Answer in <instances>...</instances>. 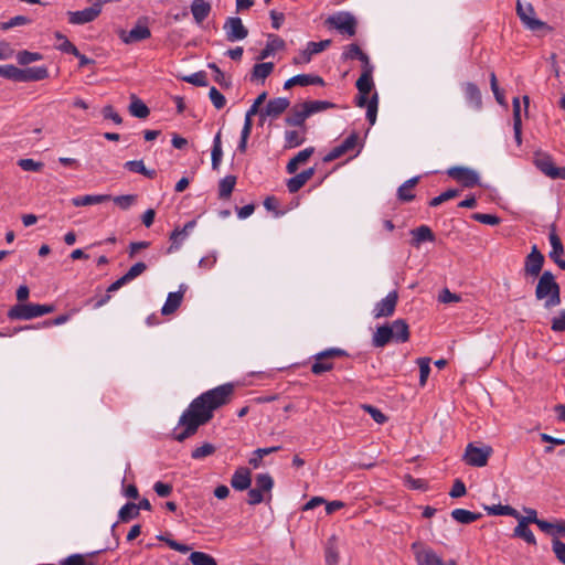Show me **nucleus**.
Wrapping results in <instances>:
<instances>
[{
    "label": "nucleus",
    "mask_w": 565,
    "mask_h": 565,
    "mask_svg": "<svg viewBox=\"0 0 565 565\" xmlns=\"http://www.w3.org/2000/svg\"><path fill=\"white\" fill-rule=\"evenodd\" d=\"M310 117L305 103L294 106L285 121L289 126H303L306 119Z\"/></svg>",
    "instance_id": "nucleus-20"
},
{
    "label": "nucleus",
    "mask_w": 565,
    "mask_h": 565,
    "mask_svg": "<svg viewBox=\"0 0 565 565\" xmlns=\"http://www.w3.org/2000/svg\"><path fill=\"white\" fill-rule=\"evenodd\" d=\"M359 146V134L351 132L340 145L333 147L323 158L324 162H331L345 153L353 151Z\"/></svg>",
    "instance_id": "nucleus-10"
},
{
    "label": "nucleus",
    "mask_w": 565,
    "mask_h": 565,
    "mask_svg": "<svg viewBox=\"0 0 565 565\" xmlns=\"http://www.w3.org/2000/svg\"><path fill=\"white\" fill-rule=\"evenodd\" d=\"M550 243L552 246V250L550 252V258L555 262L558 266V262H564L561 256L564 254V246L561 242L558 235L553 231L550 233Z\"/></svg>",
    "instance_id": "nucleus-32"
},
{
    "label": "nucleus",
    "mask_w": 565,
    "mask_h": 565,
    "mask_svg": "<svg viewBox=\"0 0 565 565\" xmlns=\"http://www.w3.org/2000/svg\"><path fill=\"white\" fill-rule=\"evenodd\" d=\"M29 23H31V20L28 17L15 15V17L11 18L9 21L0 22V29L6 31V30L12 29L14 26L25 25Z\"/></svg>",
    "instance_id": "nucleus-55"
},
{
    "label": "nucleus",
    "mask_w": 565,
    "mask_h": 565,
    "mask_svg": "<svg viewBox=\"0 0 565 565\" xmlns=\"http://www.w3.org/2000/svg\"><path fill=\"white\" fill-rule=\"evenodd\" d=\"M447 174L466 188H473L479 183L478 173L467 167H451L447 170Z\"/></svg>",
    "instance_id": "nucleus-12"
},
{
    "label": "nucleus",
    "mask_w": 565,
    "mask_h": 565,
    "mask_svg": "<svg viewBox=\"0 0 565 565\" xmlns=\"http://www.w3.org/2000/svg\"><path fill=\"white\" fill-rule=\"evenodd\" d=\"M397 301H398L397 291L393 290V291L388 292L384 299L380 300L375 305V307L373 309V317L375 319H380V318H387V317L393 316V313L395 312Z\"/></svg>",
    "instance_id": "nucleus-13"
},
{
    "label": "nucleus",
    "mask_w": 565,
    "mask_h": 565,
    "mask_svg": "<svg viewBox=\"0 0 565 565\" xmlns=\"http://www.w3.org/2000/svg\"><path fill=\"white\" fill-rule=\"evenodd\" d=\"M111 200L116 205H118L121 210H128L137 200V195L135 194H126L119 196H111Z\"/></svg>",
    "instance_id": "nucleus-58"
},
{
    "label": "nucleus",
    "mask_w": 565,
    "mask_h": 565,
    "mask_svg": "<svg viewBox=\"0 0 565 565\" xmlns=\"http://www.w3.org/2000/svg\"><path fill=\"white\" fill-rule=\"evenodd\" d=\"M215 450L216 449H215L214 445H212L210 443H205L202 446L196 447L192 451L191 457L195 460H200V459H203L205 457L213 455L215 452Z\"/></svg>",
    "instance_id": "nucleus-52"
},
{
    "label": "nucleus",
    "mask_w": 565,
    "mask_h": 565,
    "mask_svg": "<svg viewBox=\"0 0 565 565\" xmlns=\"http://www.w3.org/2000/svg\"><path fill=\"white\" fill-rule=\"evenodd\" d=\"M188 289V286L181 284L179 286V290L175 292H169L166 299L164 305L161 308V313L163 316H170L174 313L182 303L183 296Z\"/></svg>",
    "instance_id": "nucleus-16"
},
{
    "label": "nucleus",
    "mask_w": 565,
    "mask_h": 565,
    "mask_svg": "<svg viewBox=\"0 0 565 565\" xmlns=\"http://www.w3.org/2000/svg\"><path fill=\"white\" fill-rule=\"evenodd\" d=\"M355 85L359 93L370 94L374 86L372 73H362Z\"/></svg>",
    "instance_id": "nucleus-45"
},
{
    "label": "nucleus",
    "mask_w": 565,
    "mask_h": 565,
    "mask_svg": "<svg viewBox=\"0 0 565 565\" xmlns=\"http://www.w3.org/2000/svg\"><path fill=\"white\" fill-rule=\"evenodd\" d=\"M223 29L226 34V40L230 42L244 40L248 35L247 28L243 24L242 19L238 17L227 18Z\"/></svg>",
    "instance_id": "nucleus-11"
},
{
    "label": "nucleus",
    "mask_w": 565,
    "mask_h": 565,
    "mask_svg": "<svg viewBox=\"0 0 565 565\" xmlns=\"http://www.w3.org/2000/svg\"><path fill=\"white\" fill-rule=\"evenodd\" d=\"M491 455L492 448L490 446L477 447L473 444H468L463 460L472 467H484Z\"/></svg>",
    "instance_id": "nucleus-6"
},
{
    "label": "nucleus",
    "mask_w": 565,
    "mask_h": 565,
    "mask_svg": "<svg viewBox=\"0 0 565 565\" xmlns=\"http://www.w3.org/2000/svg\"><path fill=\"white\" fill-rule=\"evenodd\" d=\"M211 9V4L205 0H193L191 3V13L198 24L209 17Z\"/></svg>",
    "instance_id": "nucleus-25"
},
{
    "label": "nucleus",
    "mask_w": 565,
    "mask_h": 565,
    "mask_svg": "<svg viewBox=\"0 0 565 565\" xmlns=\"http://www.w3.org/2000/svg\"><path fill=\"white\" fill-rule=\"evenodd\" d=\"M391 327L393 329V334H394L393 339L395 342L404 343V342L408 341L409 329H408V324L406 323V321L404 319H397V320L393 321Z\"/></svg>",
    "instance_id": "nucleus-28"
},
{
    "label": "nucleus",
    "mask_w": 565,
    "mask_h": 565,
    "mask_svg": "<svg viewBox=\"0 0 565 565\" xmlns=\"http://www.w3.org/2000/svg\"><path fill=\"white\" fill-rule=\"evenodd\" d=\"M182 81L200 87L207 86V76L204 71H199L196 73L183 76Z\"/></svg>",
    "instance_id": "nucleus-49"
},
{
    "label": "nucleus",
    "mask_w": 565,
    "mask_h": 565,
    "mask_svg": "<svg viewBox=\"0 0 565 565\" xmlns=\"http://www.w3.org/2000/svg\"><path fill=\"white\" fill-rule=\"evenodd\" d=\"M285 148H296L303 143L305 138H302L296 130H287L285 132Z\"/></svg>",
    "instance_id": "nucleus-54"
},
{
    "label": "nucleus",
    "mask_w": 565,
    "mask_h": 565,
    "mask_svg": "<svg viewBox=\"0 0 565 565\" xmlns=\"http://www.w3.org/2000/svg\"><path fill=\"white\" fill-rule=\"evenodd\" d=\"M544 255L540 252L536 245H533L530 254L525 257L524 271L525 275L537 277L544 265Z\"/></svg>",
    "instance_id": "nucleus-14"
},
{
    "label": "nucleus",
    "mask_w": 565,
    "mask_h": 565,
    "mask_svg": "<svg viewBox=\"0 0 565 565\" xmlns=\"http://www.w3.org/2000/svg\"><path fill=\"white\" fill-rule=\"evenodd\" d=\"M61 565H94L92 562H87L83 554H72L61 561Z\"/></svg>",
    "instance_id": "nucleus-62"
},
{
    "label": "nucleus",
    "mask_w": 565,
    "mask_h": 565,
    "mask_svg": "<svg viewBox=\"0 0 565 565\" xmlns=\"http://www.w3.org/2000/svg\"><path fill=\"white\" fill-rule=\"evenodd\" d=\"M535 297L537 300L544 301L545 309H552L561 303V288L551 271L545 270L540 276Z\"/></svg>",
    "instance_id": "nucleus-2"
},
{
    "label": "nucleus",
    "mask_w": 565,
    "mask_h": 565,
    "mask_svg": "<svg viewBox=\"0 0 565 565\" xmlns=\"http://www.w3.org/2000/svg\"><path fill=\"white\" fill-rule=\"evenodd\" d=\"M465 96L467 102L476 109H480L482 105L481 93L478 86L473 83L465 85Z\"/></svg>",
    "instance_id": "nucleus-31"
},
{
    "label": "nucleus",
    "mask_w": 565,
    "mask_h": 565,
    "mask_svg": "<svg viewBox=\"0 0 565 565\" xmlns=\"http://www.w3.org/2000/svg\"><path fill=\"white\" fill-rule=\"evenodd\" d=\"M290 106V102L285 97H277L270 99L265 108L263 109L264 116H269L275 119L278 118L282 113H285Z\"/></svg>",
    "instance_id": "nucleus-18"
},
{
    "label": "nucleus",
    "mask_w": 565,
    "mask_h": 565,
    "mask_svg": "<svg viewBox=\"0 0 565 565\" xmlns=\"http://www.w3.org/2000/svg\"><path fill=\"white\" fill-rule=\"evenodd\" d=\"M486 510H487L488 514H490V515H509V516H513L515 519L519 518V512L510 505L497 504V505L486 507Z\"/></svg>",
    "instance_id": "nucleus-42"
},
{
    "label": "nucleus",
    "mask_w": 565,
    "mask_h": 565,
    "mask_svg": "<svg viewBox=\"0 0 565 565\" xmlns=\"http://www.w3.org/2000/svg\"><path fill=\"white\" fill-rule=\"evenodd\" d=\"M189 561L193 565H217L214 557L203 552H192L189 556Z\"/></svg>",
    "instance_id": "nucleus-44"
},
{
    "label": "nucleus",
    "mask_w": 565,
    "mask_h": 565,
    "mask_svg": "<svg viewBox=\"0 0 565 565\" xmlns=\"http://www.w3.org/2000/svg\"><path fill=\"white\" fill-rule=\"evenodd\" d=\"M54 307L51 305L40 303H19L8 311V318L11 320H30L51 313Z\"/></svg>",
    "instance_id": "nucleus-4"
},
{
    "label": "nucleus",
    "mask_w": 565,
    "mask_h": 565,
    "mask_svg": "<svg viewBox=\"0 0 565 565\" xmlns=\"http://www.w3.org/2000/svg\"><path fill=\"white\" fill-rule=\"evenodd\" d=\"M234 395V384L225 383L195 397L179 418V426L184 427L174 434V439L182 443L193 436L200 426L207 424L214 411L227 405Z\"/></svg>",
    "instance_id": "nucleus-1"
},
{
    "label": "nucleus",
    "mask_w": 565,
    "mask_h": 565,
    "mask_svg": "<svg viewBox=\"0 0 565 565\" xmlns=\"http://www.w3.org/2000/svg\"><path fill=\"white\" fill-rule=\"evenodd\" d=\"M42 55L38 52L21 51L17 55L18 63L29 65L32 62L40 61Z\"/></svg>",
    "instance_id": "nucleus-56"
},
{
    "label": "nucleus",
    "mask_w": 565,
    "mask_h": 565,
    "mask_svg": "<svg viewBox=\"0 0 565 565\" xmlns=\"http://www.w3.org/2000/svg\"><path fill=\"white\" fill-rule=\"evenodd\" d=\"M419 177H414L405 181L397 190V198L403 202H411L415 199L412 192L413 188L418 183Z\"/></svg>",
    "instance_id": "nucleus-30"
},
{
    "label": "nucleus",
    "mask_w": 565,
    "mask_h": 565,
    "mask_svg": "<svg viewBox=\"0 0 565 565\" xmlns=\"http://www.w3.org/2000/svg\"><path fill=\"white\" fill-rule=\"evenodd\" d=\"M513 536L524 540L530 545H536V539L525 522L519 521L514 527Z\"/></svg>",
    "instance_id": "nucleus-36"
},
{
    "label": "nucleus",
    "mask_w": 565,
    "mask_h": 565,
    "mask_svg": "<svg viewBox=\"0 0 565 565\" xmlns=\"http://www.w3.org/2000/svg\"><path fill=\"white\" fill-rule=\"evenodd\" d=\"M315 174V168H309L296 174L287 181V188L290 193L298 192Z\"/></svg>",
    "instance_id": "nucleus-22"
},
{
    "label": "nucleus",
    "mask_w": 565,
    "mask_h": 565,
    "mask_svg": "<svg viewBox=\"0 0 565 565\" xmlns=\"http://www.w3.org/2000/svg\"><path fill=\"white\" fill-rule=\"evenodd\" d=\"M348 352L340 348H329L313 355L311 372L315 375H322L334 367L333 359L348 356Z\"/></svg>",
    "instance_id": "nucleus-3"
},
{
    "label": "nucleus",
    "mask_w": 565,
    "mask_h": 565,
    "mask_svg": "<svg viewBox=\"0 0 565 565\" xmlns=\"http://www.w3.org/2000/svg\"><path fill=\"white\" fill-rule=\"evenodd\" d=\"M285 47V41L280 39L278 35L269 34L266 46L260 51L258 55V60H265L273 55L276 51L282 50Z\"/></svg>",
    "instance_id": "nucleus-26"
},
{
    "label": "nucleus",
    "mask_w": 565,
    "mask_h": 565,
    "mask_svg": "<svg viewBox=\"0 0 565 565\" xmlns=\"http://www.w3.org/2000/svg\"><path fill=\"white\" fill-rule=\"evenodd\" d=\"M416 363L419 367V385L424 387L430 374V359L426 356L418 358Z\"/></svg>",
    "instance_id": "nucleus-41"
},
{
    "label": "nucleus",
    "mask_w": 565,
    "mask_h": 565,
    "mask_svg": "<svg viewBox=\"0 0 565 565\" xmlns=\"http://www.w3.org/2000/svg\"><path fill=\"white\" fill-rule=\"evenodd\" d=\"M111 200L110 194H87L82 196H75L71 200V203L76 206H87L94 204H100Z\"/></svg>",
    "instance_id": "nucleus-23"
},
{
    "label": "nucleus",
    "mask_w": 565,
    "mask_h": 565,
    "mask_svg": "<svg viewBox=\"0 0 565 565\" xmlns=\"http://www.w3.org/2000/svg\"><path fill=\"white\" fill-rule=\"evenodd\" d=\"M56 40L61 41V43L57 45V49L64 53H68L72 55H77L78 50L77 47L67 40L65 35H63L61 32L55 33Z\"/></svg>",
    "instance_id": "nucleus-50"
},
{
    "label": "nucleus",
    "mask_w": 565,
    "mask_h": 565,
    "mask_svg": "<svg viewBox=\"0 0 565 565\" xmlns=\"http://www.w3.org/2000/svg\"><path fill=\"white\" fill-rule=\"evenodd\" d=\"M209 97L216 109H222L226 104L224 95L221 94L215 87H211Z\"/></svg>",
    "instance_id": "nucleus-64"
},
{
    "label": "nucleus",
    "mask_w": 565,
    "mask_h": 565,
    "mask_svg": "<svg viewBox=\"0 0 565 565\" xmlns=\"http://www.w3.org/2000/svg\"><path fill=\"white\" fill-rule=\"evenodd\" d=\"M118 36L125 44H134L149 39L151 31L146 20H138L137 24L130 31L119 30Z\"/></svg>",
    "instance_id": "nucleus-7"
},
{
    "label": "nucleus",
    "mask_w": 565,
    "mask_h": 565,
    "mask_svg": "<svg viewBox=\"0 0 565 565\" xmlns=\"http://www.w3.org/2000/svg\"><path fill=\"white\" fill-rule=\"evenodd\" d=\"M416 561L418 565H448V562L445 563L430 547H425L416 552Z\"/></svg>",
    "instance_id": "nucleus-21"
},
{
    "label": "nucleus",
    "mask_w": 565,
    "mask_h": 565,
    "mask_svg": "<svg viewBox=\"0 0 565 565\" xmlns=\"http://www.w3.org/2000/svg\"><path fill=\"white\" fill-rule=\"evenodd\" d=\"M490 85H491V90H492L498 104L505 105L504 93L500 89V87L498 85L497 76L493 72L490 74Z\"/></svg>",
    "instance_id": "nucleus-59"
},
{
    "label": "nucleus",
    "mask_w": 565,
    "mask_h": 565,
    "mask_svg": "<svg viewBox=\"0 0 565 565\" xmlns=\"http://www.w3.org/2000/svg\"><path fill=\"white\" fill-rule=\"evenodd\" d=\"M331 40H322L320 42H308L306 60H311L312 55L324 51L327 47L331 45Z\"/></svg>",
    "instance_id": "nucleus-46"
},
{
    "label": "nucleus",
    "mask_w": 565,
    "mask_h": 565,
    "mask_svg": "<svg viewBox=\"0 0 565 565\" xmlns=\"http://www.w3.org/2000/svg\"><path fill=\"white\" fill-rule=\"evenodd\" d=\"M139 515L138 507L134 502L126 503L118 512V519L121 522H129Z\"/></svg>",
    "instance_id": "nucleus-40"
},
{
    "label": "nucleus",
    "mask_w": 565,
    "mask_h": 565,
    "mask_svg": "<svg viewBox=\"0 0 565 565\" xmlns=\"http://www.w3.org/2000/svg\"><path fill=\"white\" fill-rule=\"evenodd\" d=\"M516 13L522 23L531 31H537L545 26V23L535 18V11L531 3L516 2Z\"/></svg>",
    "instance_id": "nucleus-8"
},
{
    "label": "nucleus",
    "mask_w": 565,
    "mask_h": 565,
    "mask_svg": "<svg viewBox=\"0 0 565 565\" xmlns=\"http://www.w3.org/2000/svg\"><path fill=\"white\" fill-rule=\"evenodd\" d=\"M377 107H379V95L374 93L370 98L366 107V119L371 126H373L376 121L377 116Z\"/></svg>",
    "instance_id": "nucleus-48"
},
{
    "label": "nucleus",
    "mask_w": 565,
    "mask_h": 565,
    "mask_svg": "<svg viewBox=\"0 0 565 565\" xmlns=\"http://www.w3.org/2000/svg\"><path fill=\"white\" fill-rule=\"evenodd\" d=\"M326 24L348 36H353L356 33V19L348 11H340L330 15L326 20Z\"/></svg>",
    "instance_id": "nucleus-5"
},
{
    "label": "nucleus",
    "mask_w": 565,
    "mask_h": 565,
    "mask_svg": "<svg viewBox=\"0 0 565 565\" xmlns=\"http://www.w3.org/2000/svg\"><path fill=\"white\" fill-rule=\"evenodd\" d=\"M0 76L7 79L19 82V67L12 64L0 65Z\"/></svg>",
    "instance_id": "nucleus-57"
},
{
    "label": "nucleus",
    "mask_w": 565,
    "mask_h": 565,
    "mask_svg": "<svg viewBox=\"0 0 565 565\" xmlns=\"http://www.w3.org/2000/svg\"><path fill=\"white\" fill-rule=\"evenodd\" d=\"M362 56L366 58V54L361 50V47L355 44L351 43L344 47V51L341 55L342 60H359V57Z\"/></svg>",
    "instance_id": "nucleus-47"
},
{
    "label": "nucleus",
    "mask_w": 565,
    "mask_h": 565,
    "mask_svg": "<svg viewBox=\"0 0 565 565\" xmlns=\"http://www.w3.org/2000/svg\"><path fill=\"white\" fill-rule=\"evenodd\" d=\"M459 194H460L459 190L449 189V190L443 192L441 194H439L438 196H435L434 199H431L429 201V206L436 207L446 201L457 198Z\"/></svg>",
    "instance_id": "nucleus-51"
},
{
    "label": "nucleus",
    "mask_w": 565,
    "mask_h": 565,
    "mask_svg": "<svg viewBox=\"0 0 565 565\" xmlns=\"http://www.w3.org/2000/svg\"><path fill=\"white\" fill-rule=\"evenodd\" d=\"M324 556H326V564L327 565H338L340 556H339V551H338V547H337V539H335V536H331L328 540V543H327V546H326V551H324Z\"/></svg>",
    "instance_id": "nucleus-34"
},
{
    "label": "nucleus",
    "mask_w": 565,
    "mask_h": 565,
    "mask_svg": "<svg viewBox=\"0 0 565 565\" xmlns=\"http://www.w3.org/2000/svg\"><path fill=\"white\" fill-rule=\"evenodd\" d=\"M274 63L271 62H264V63H257L254 65L252 74H250V81H262L264 82L274 71Z\"/></svg>",
    "instance_id": "nucleus-29"
},
{
    "label": "nucleus",
    "mask_w": 565,
    "mask_h": 565,
    "mask_svg": "<svg viewBox=\"0 0 565 565\" xmlns=\"http://www.w3.org/2000/svg\"><path fill=\"white\" fill-rule=\"evenodd\" d=\"M274 487V480L269 473H259L255 479V488L262 491L263 493H270ZM271 494H269V499Z\"/></svg>",
    "instance_id": "nucleus-39"
},
{
    "label": "nucleus",
    "mask_w": 565,
    "mask_h": 565,
    "mask_svg": "<svg viewBox=\"0 0 565 565\" xmlns=\"http://www.w3.org/2000/svg\"><path fill=\"white\" fill-rule=\"evenodd\" d=\"M411 233L413 235L412 244L414 246H419L423 242L435 241V234L427 225H420L417 228L413 230Z\"/></svg>",
    "instance_id": "nucleus-27"
},
{
    "label": "nucleus",
    "mask_w": 565,
    "mask_h": 565,
    "mask_svg": "<svg viewBox=\"0 0 565 565\" xmlns=\"http://www.w3.org/2000/svg\"><path fill=\"white\" fill-rule=\"evenodd\" d=\"M49 76L46 66H32L19 68V83L35 82L45 79Z\"/></svg>",
    "instance_id": "nucleus-17"
},
{
    "label": "nucleus",
    "mask_w": 565,
    "mask_h": 565,
    "mask_svg": "<svg viewBox=\"0 0 565 565\" xmlns=\"http://www.w3.org/2000/svg\"><path fill=\"white\" fill-rule=\"evenodd\" d=\"M533 164L544 175L556 180L561 175L558 173V167L555 166L552 156L547 152L536 151L533 156Z\"/></svg>",
    "instance_id": "nucleus-9"
},
{
    "label": "nucleus",
    "mask_w": 565,
    "mask_h": 565,
    "mask_svg": "<svg viewBox=\"0 0 565 565\" xmlns=\"http://www.w3.org/2000/svg\"><path fill=\"white\" fill-rule=\"evenodd\" d=\"M100 14V9L97 6L92 4L81 11H68V22L74 25H82L94 21Z\"/></svg>",
    "instance_id": "nucleus-15"
},
{
    "label": "nucleus",
    "mask_w": 565,
    "mask_h": 565,
    "mask_svg": "<svg viewBox=\"0 0 565 565\" xmlns=\"http://www.w3.org/2000/svg\"><path fill=\"white\" fill-rule=\"evenodd\" d=\"M471 218L487 225L495 226L501 223V218L494 214L473 213Z\"/></svg>",
    "instance_id": "nucleus-53"
},
{
    "label": "nucleus",
    "mask_w": 565,
    "mask_h": 565,
    "mask_svg": "<svg viewBox=\"0 0 565 565\" xmlns=\"http://www.w3.org/2000/svg\"><path fill=\"white\" fill-rule=\"evenodd\" d=\"M207 67L212 70L214 75V81L222 87L228 88L231 86V82L225 77L224 73L220 70V67L215 63H209Z\"/></svg>",
    "instance_id": "nucleus-60"
},
{
    "label": "nucleus",
    "mask_w": 565,
    "mask_h": 565,
    "mask_svg": "<svg viewBox=\"0 0 565 565\" xmlns=\"http://www.w3.org/2000/svg\"><path fill=\"white\" fill-rule=\"evenodd\" d=\"M128 109L134 117L140 119L147 118L150 114L148 106L135 95L131 96V103Z\"/></svg>",
    "instance_id": "nucleus-33"
},
{
    "label": "nucleus",
    "mask_w": 565,
    "mask_h": 565,
    "mask_svg": "<svg viewBox=\"0 0 565 565\" xmlns=\"http://www.w3.org/2000/svg\"><path fill=\"white\" fill-rule=\"evenodd\" d=\"M236 177L226 175L218 183V196L220 199H228L235 188Z\"/></svg>",
    "instance_id": "nucleus-37"
},
{
    "label": "nucleus",
    "mask_w": 565,
    "mask_h": 565,
    "mask_svg": "<svg viewBox=\"0 0 565 565\" xmlns=\"http://www.w3.org/2000/svg\"><path fill=\"white\" fill-rule=\"evenodd\" d=\"M552 550L557 561L565 565V543L558 539L552 541Z\"/></svg>",
    "instance_id": "nucleus-63"
},
{
    "label": "nucleus",
    "mask_w": 565,
    "mask_h": 565,
    "mask_svg": "<svg viewBox=\"0 0 565 565\" xmlns=\"http://www.w3.org/2000/svg\"><path fill=\"white\" fill-rule=\"evenodd\" d=\"M393 329L390 324L381 326L376 329L372 338V344L375 348H384L393 339Z\"/></svg>",
    "instance_id": "nucleus-24"
},
{
    "label": "nucleus",
    "mask_w": 565,
    "mask_h": 565,
    "mask_svg": "<svg viewBox=\"0 0 565 565\" xmlns=\"http://www.w3.org/2000/svg\"><path fill=\"white\" fill-rule=\"evenodd\" d=\"M18 166L24 171H41L43 168V163L39 161H34L33 159H20L18 161Z\"/></svg>",
    "instance_id": "nucleus-61"
},
{
    "label": "nucleus",
    "mask_w": 565,
    "mask_h": 565,
    "mask_svg": "<svg viewBox=\"0 0 565 565\" xmlns=\"http://www.w3.org/2000/svg\"><path fill=\"white\" fill-rule=\"evenodd\" d=\"M222 134L221 130L215 135L213 139V148H212V168L214 170L218 169L222 157H223V150H222V140H221Z\"/></svg>",
    "instance_id": "nucleus-38"
},
{
    "label": "nucleus",
    "mask_w": 565,
    "mask_h": 565,
    "mask_svg": "<svg viewBox=\"0 0 565 565\" xmlns=\"http://www.w3.org/2000/svg\"><path fill=\"white\" fill-rule=\"evenodd\" d=\"M252 483L250 470L246 467H241L235 470L231 478V486L237 491L248 490Z\"/></svg>",
    "instance_id": "nucleus-19"
},
{
    "label": "nucleus",
    "mask_w": 565,
    "mask_h": 565,
    "mask_svg": "<svg viewBox=\"0 0 565 565\" xmlns=\"http://www.w3.org/2000/svg\"><path fill=\"white\" fill-rule=\"evenodd\" d=\"M451 518L461 524H470L479 520L481 514L465 509H455L451 511Z\"/></svg>",
    "instance_id": "nucleus-35"
},
{
    "label": "nucleus",
    "mask_w": 565,
    "mask_h": 565,
    "mask_svg": "<svg viewBox=\"0 0 565 565\" xmlns=\"http://www.w3.org/2000/svg\"><path fill=\"white\" fill-rule=\"evenodd\" d=\"M305 105L309 116L335 107V104L327 100H309L305 102Z\"/></svg>",
    "instance_id": "nucleus-43"
}]
</instances>
